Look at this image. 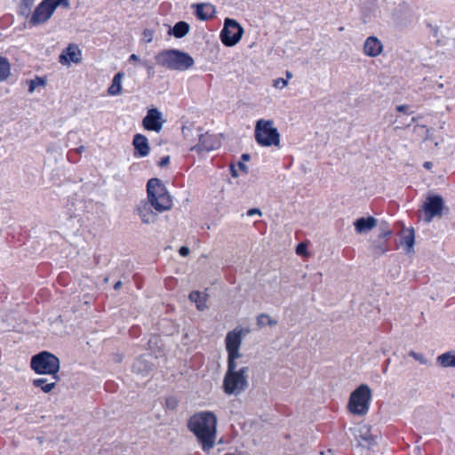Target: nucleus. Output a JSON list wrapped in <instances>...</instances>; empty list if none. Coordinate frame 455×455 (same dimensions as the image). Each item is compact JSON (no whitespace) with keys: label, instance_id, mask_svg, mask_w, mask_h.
Masks as SVG:
<instances>
[{"label":"nucleus","instance_id":"obj_1","mask_svg":"<svg viewBox=\"0 0 455 455\" xmlns=\"http://www.w3.org/2000/svg\"><path fill=\"white\" fill-rule=\"evenodd\" d=\"M147 193L148 202H140L137 212L143 223L150 224L156 220V214L153 212L152 208L158 212L168 211L172 206V201L165 186L157 178H152L148 181Z\"/></svg>","mask_w":455,"mask_h":455},{"label":"nucleus","instance_id":"obj_2","mask_svg":"<svg viewBox=\"0 0 455 455\" xmlns=\"http://www.w3.org/2000/svg\"><path fill=\"white\" fill-rule=\"evenodd\" d=\"M188 428L196 436L204 451L213 448L217 433V418L213 412L195 413L188 420Z\"/></svg>","mask_w":455,"mask_h":455},{"label":"nucleus","instance_id":"obj_3","mask_svg":"<svg viewBox=\"0 0 455 455\" xmlns=\"http://www.w3.org/2000/svg\"><path fill=\"white\" fill-rule=\"evenodd\" d=\"M155 60L157 65L175 71H186L195 64L188 52L177 49L163 50L155 56Z\"/></svg>","mask_w":455,"mask_h":455},{"label":"nucleus","instance_id":"obj_4","mask_svg":"<svg viewBox=\"0 0 455 455\" xmlns=\"http://www.w3.org/2000/svg\"><path fill=\"white\" fill-rule=\"evenodd\" d=\"M248 366L228 367L223 379V391L227 395H238L249 387Z\"/></svg>","mask_w":455,"mask_h":455},{"label":"nucleus","instance_id":"obj_5","mask_svg":"<svg viewBox=\"0 0 455 455\" xmlns=\"http://www.w3.org/2000/svg\"><path fill=\"white\" fill-rule=\"evenodd\" d=\"M30 368L41 375H52L57 380V356L48 351H41L31 356Z\"/></svg>","mask_w":455,"mask_h":455},{"label":"nucleus","instance_id":"obj_6","mask_svg":"<svg viewBox=\"0 0 455 455\" xmlns=\"http://www.w3.org/2000/svg\"><path fill=\"white\" fill-rule=\"evenodd\" d=\"M256 142L263 147L279 146L280 134L272 120L259 119L254 132Z\"/></svg>","mask_w":455,"mask_h":455},{"label":"nucleus","instance_id":"obj_7","mask_svg":"<svg viewBox=\"0 0 455 455\" xmlns=\"http://www.w3.org/2000/svg\"><path fill=\"white\" fill-rule=\"evenodd\" d=\"M371 398V391L370 387L365 385H360L355 389L349 397L348 409L355 415H364L367 413Z\"/></svg>","mask_w":455,"mask_h":455},{"label":"nucleus","instance_id":"obj_8","mask_svg":"<svg viewBox=\"0 0 455 455\" xmlns=\"http://www.w3.org/2000/svg\"><path fill=\"white\" fill-rule=\"evenodd\" d=\"M243 28L235 20L227 18L224 20V27L220 32V39L226 46L235 45L242 38Z\"/></svg>","mask_w":455,"mask_h":455},{"label":"nucleus","instance_id":"obj_9","mask_svg":"<svg viewBox=\"0 0 455 455\" xmlns=\"http://www.w3.org/2000/svg\"><path fill=\"white\" fill-rule=\"evenodd\" d=\"M57 8V0H43L35 9L29 23L37 26L47 21Z\"/></svg>","mask_w":455,"mask_h":455},{"label":"nucleus","instance_id":"obj_10","mask_svg":"<svg viewBox=\"0 0 455 455\" xmlns=\"http://www.w3.org/2000/svg\"><path fill=\"white\" fill-rule=\"evenodd\" d=\"M444 207V201L439 195L427 196L422 208L424 211V220L429 223L435 217H441L443 209Z\"/></svg>","mask_w":455,"mask_h":455},{"label":"nucleus","instance_id":"obj_11","mask_svg":"<svg viewBox=\"0 0 455 455\" xmlns=\"http://www.w3.org/2000/svg\"><path fill=\"white\" fill-rule=\"evenodd\" d=\"M164 123V120H163L162 113L155 108L148 109L142 120V125L146 130L156 132L162 130Z\"/></svg>","mask_w":455,"mask_h":455},{"label":"nucleus","instance_id":"obj_12","mask_svg":"<svg viewBox=\"0 0 455 455\" xmlns=\"http://www.w3.org/2000/svg\"><path fill=\"white\" fill-rule=\"evenodd\" d=\"M196 130L198 132L199 142L191 150H196L197 152L211 151L219 147L220 142L214 135H211L208 132L203 133V129L200 127Z\"/></svg>","mask_w":455,"mask_h":455},{"label":"nucleus","instance_id":"obj_13","mask_svg":"<svg viewBox=\"0 0 455 455\" xmlns=\"http://www.w3.org/2000/svg\"><path fill=\"white\" fill-rule=\"evenodd\" d=\"M82 61V52L78 45L70 44L64 49L60 55H59V62L62 65L69 66L71 63L79 64Z\"/></svg>","mask_w":455,"mask_h":455},{"label":"nucleus","instance_id":"obj_14","mask_svg":"<svg viewBox=\"0 0 455 455\" xmlns=\"http://www.w3.org/2000/svg\"><path fill=\"white\" fill-rule=\"evenodd\" d=\"M132 146L134 148V156L145 157L149 155L150 147L148 138L140 133L133 136Z\"/></svg>","mask_w":455,"mask_h":455},{"label":"nucleus","instance_id":"obj_15","mask_svg":"<svg viewBox=\"0 0 455 455\" xmlns=\"http://www.w3.org/2000/svg\"><path fill=\"white\" fill-rule=\"evenodd\" d=\"M243 329L235 328L227 333L225 338L226 350L240 348L243 340Z\"/></svg>","mask_w":455,"mask_h":455},{"label":"nucleus","instance_id":"obj_16","mask_svg":"<svg viewBox=\"0 0 455 455\" xmlns=\"http://www.w3.org/2000/svg\"><path fill=\"white\" fill-rule=\"evenodd\" d=\"M382 44L376 36H369L364 42L363 52L370 57L378 56L382 51Z\"/></svg>","mask_w":455,"mask_h":455},{"label":"nucleus","instance_id":"obj_17","mask_svg":"<svg viewBox=\"0 0 455 455\" xmlns=\"http://www.w3.org/2000/svg\"><path fill=\"white\" fill-rule=\"evenodd\" d=\"M391 234L392 232L390 229H386L379 234V241H374L372 243V250L375 255L379 256L388 251L387 242L382 240H387L391 235Z\"/></svg>","mask_w":455,"mask_h":455},{"label":"nucleus","instance_id":"obj_18","mask_svg":"<svg viewBox=\"0 0 455 455\" xmlns=\"http://www.w3.org/2000/svg\"><path fill=\"white\" fill-rule=\"evenodd\" d=\"M215 7L211 4H197L196 5V15L201 20H207L213 18Z\"/></svg>","mask_w":455,"mask_h":455},{"label":"nucleus","instance_id":"obj_19","mask_svg":"<svg viewBox=\"0 0 455 455\" xmlns=\"http://www.w3.org/2000/svg\"><path fill=\"white\" fill-rule=\"evenodd\" d=\"M377 224V220L373 217H362L357 219L354 225L355 231L359 234L371 230Z\"/></svg>","mask_w":455,"mask_h":455},{"label":"nucleus","instance_id":"obj_20","mask_svg":"<svg viewBox=\"0 0 455 455\" xmlns=\"http://www.w3.org/2000/svg\"><path fill=\"white\" fill-rule=\"evenodd\" d=\"M190 29V26L186 21H179L172 28H170L168 34L176 38L184 37Z\"/></svg>","mask_w":455,"mask_h":455},{"label":"nucleus","instance_id":"obj_21","mask_svg":"<svg viewBox=\"0 0 455 455\" xmlns=\"http://www.w3.org/2000/svg\"><path fill=\"white\" fill-rule=\"evenodd\" d=\"M415 235H414V230L412 228H404L401 232V243L404 244L407 249L406 251L409 253L412 251Z\"/></svg>","mask_w":455,"mask_h":455},{"label":"nucleus","instance_id":"obj_22","mask_svg":"<svg viewBox=\"0 0 455 455\" xmlns=\"http://www.w3.org/2000/svg\"><path fill=\"white\" fill-rule=\"evenodd\" d=\"M124 76V72H118L114 76L111 85L108 90L109 95L116 96L122 92V80Z\"/></svg>","mask_w":455,"mask_h":455},{"label":"nucleus","instance_id":"obj_23","mask_svg":"<svg viewBox=\"0 0 455 455\" xmlns=\"http://www.w3.org/2000/svg\"><path fill=\"white\" fill-rule=\"evenodd\" d=\"M188 298L192 302L196 303V308L198 310L203 311L207 307V306H206L207 295L206 294L202 293L198 291H194L190 292Z\"/></svg>","mask_w":455,"mask_h":455},{"label":"nucleus","instance_id":"obj_24","mask_svg":"<svg viewBox=\"0 0 455 455\" xmlns=\"http://www.w3.org/2000/svg\"><path fill=\"white\" fill-rule=\"evenodd\" d=\"M437 363L443 367H455V351H449L437 357Z\"/></svg>","mask_w":455,"mask_h":455},{"label":"nucleus","instance_id":"obj_25","mask_svg":"<svg viewBox=\"0 0 455 455\" xmlns=\"http://www.w3.org/2000/svg\"><path fill=\"white\" fill-rule=\"evenodd\" d=\"M11 74V65L6 57L0 56V82L5 81Z\"/></svg>","mask_w":455,"mask_h":455},{"label":"nucleus","instance_id":"obj_26","mask_svg":"<svg viewBox=\"0 0 455 455\" xmlns=\"http://www.w3.org/2000/svg\"><path fill=\"white\" fill-rule=\"evenodd\" d=\"M56 381L55 379V381L49 383L47 379H36L33 380V385L36 387H40L44 393H49L55 387Z\"/></svg>","mask_w":455,"mask_h":455},{"label":"nucleus","instance_id":"obj_27","mask_svg":"<svg viewBox=\"0 0 455 455\" xmlns=\"http://www.w3.org/2000/svg\"><path fill=\"white\" fill-rule=\"evenodd\" d=\"M227 352H228V367L238 366L237 360L242 357V354L240 353V348L227 350Z\"/></svg>","mask_w":455,"mask_h":455},{"label":"nucleus","instance_id":"obj_28","mask_svg":"<svg viewBox=\"0 0 455 455\" xmlns=\"http://www.w3.org/2000/svg\"><path fill=\"white\" fill-rule=\"evenodd\" d=\"M277 324V321L272 319L267 314L261 313L257 316V325L259 328H262L266 325L275 326Z\"/></svg>","mask_w":455,"mask_h":455},{"label":"nucleus","instance_id":"obj_29","mask_svg":"<svg viewBox=\"0 0 455 455\" xmlns=\"http://www.w3.org/2000/svg\"><path fill=\"white\" fill-rule=\"evenodd\" d=\"M34 1L35 0H22L20 5L19 13L22 16L28 17L30 13Z\"/></svg>","mask_w":455,"mask_h":455},{"label":"nucleus","instance_id":"obj_30","mask_svg":"<svg viewBox=\"0 0 455 455\" xmlns=\"http://www.w3.org/2000/svg\"><path fill=\"white\" fill-rule=\"evenodd\" d=\"M28 92L32 93L37 86H44L45 81L43 77L36 76L35 79L29 80L28 82Z\"/></svg>","mask_w":455,"mask_h":455},{"label":"nucleus","instance_id":"obj_31","mask_svg":"<svg viewBox=\"0 0 455 455\" xmlns=\"http://www.w3.org/2000/svg\"><path fill=\"white\" fill-rule=\"evenodd\" d=\"M178 400L174 396H170L165 399V406L169 410H175L178 406Z\"/></svg>","mask_w":455,"mask_h":455},{"label":"nucleus","instance_id":"obj_32","mask_svg":"<svg viewBox=\"0 0 455 455\" xmlns=\"http://www.w3.org/2000/svg\"><path fill=\"white\" fill-rule=\"evenodd\" d=\"M409 355L411 356L416 361L419 362L421 364H426L427 363V360L422 354L416 353L414 351H411L409 353Z\"/></svg>","mask_w":455,"mask_h":455},{"label":"nucleus","instance_id":"obj_33","mask_svg":"<svg viewBox=\"0 0 455 455\" xmlns=\"http://www.w3.org/2000/svg\"><path fill=\"white\" fill-rule=\"evenodd\" d=\"M140 63L147 69L148 77H151L154 74L153 64L149 60H143Z\"/></svg>","mask_w":455,"mask_h":455},{"label":"nucleus","instance_id":"obj_34","mask_svg":"<svg viewBox=\"0 0 455 455\" xmlns=\"http://www.w3.org/2000/svg\"><path fill=\"white\" fill-rule=\"evenodd\" d=\"M143 40L147 43H151L153 40V31L151 29L146 28L143 33Z\"/></svg>","mask_w":455,"mask_h":455},{"label":"nucleus","instance_id":"obj_35","mask_svg":"<svg viewBox=\"0 0 455 455\" xmlns=\"http://www.w3.org/2000/svg\"><path fill=\"white\" fill-rule=\"evenodd\" d=\"M84 149V147H80L79 148L77 149H75V150H70L68 151V159L70 161V162H76L75 159H73V156L76 155L77 152H81L82 150Z\"/></svg>","mask_w":455,"mask_h":455},{"label":"nucleus","instance_id":"obj_36","mask_svg":"<svg viewBox=\"0 0 455 455\" xmlns=\"http://www.w3.org/2000/svg\"><path fill=\"white\" fill-rule=\"evenodd\" d=\"M286 84L287 81L284 80L283 78H278L274 82V86L276 88H283L284 86H286Z\"/></svg>","mask_w":455,"mask_h":455},{"label":"nucleus","instance_id":"obj_37","mask_svg":"<svg viewBox=\"0 0 455 455\" xmlns=\"http://www.w3.org/2000/svg\"><path fill=\"white\" fill-rule=\"evenodd\" d=\"M306 251H307V245H306V244H304V243H299V244L297 245V247H296V252H297V254H299V255H303V254H305V253H306Z\"/></svg>","mask_w":455,"mask_h":455},{"label":"nucleus","instance_id":"obj_38","mask_svg":"<svg viewBox=\"0 0 455 455\" xmlns=\"http://www.w3.org/2000/svg\"><path fill=\"white\" fill-rule=\"evenodd\" d=\"M410 107L408 105H399L396 107V110L399 112H403L407 115H411L412 112L409 111Z\"/></svg>","mask_w":455,"mask_h":455},{"label":"nucleus","instance_id":"obj_39","mask_svg":"<svg viewBox=\"0 0 455 455\" xmlns=\"http://www.w3.org/2000/svg\"><path fill=\"white\" fill-rule=\"evenodd\" d=\"M170 163V156H166L161 158V160L158 163V165L160 167H166Z\"/></svg>","mask_w":455,"mask_h":455},{"label":"nucleus","instance_id":"obj_40","mask_svg":"<svg viewBox=\"0 0 455 455\" xmlns=\"http://www.w3.org/2000/svg\"><path fill=\"white\" fill-rule=\"evenodd\" d=\"M190 252V250L188 247L187 246H181L179 250V253L180 254V256L182 257H187Z\"/></svg>","mask_w":455,"mask_h":455},{"label":"nucleus","instance_id":"obj_41","mask_svg":"<svg viewBox=\"0 0 455 455\" xmlns=\"http://www.w3.org/2000/svg\"><path fill=\"white\" fill-rule=\"evenodd\" d=\"M256 214L259 215V216L261 215V212L258 208H251V209L248 210V212H247V215L248 216H253V215H256Z\"/></svg>","mask_w":455,"mask_h":455},{"label":"nucleus","instance_id":"obj_42","mask_svg":"<svg viewBox=\"0 0 455 455\" xmlns=\"http://www.w3.org/2000/svg\"><path fill=\"white\" fill-rule=\"evenodd\" d=\"M59 7L69 9L70 8L69 0H59Z\"/></svg>","mask_w":455,"mask_h":455},{"label":"nucleus","instance_id":"obj_43","mask_svg":"<svg viewBox=\"0 0 455 455\" xmlns=\"http://www.w3.org/2000/svg\"><path fill=\"white\" fill-rule=\"evenodd\" d=\"M238 167L239 169L244 172V173H248V167L245 164H243V162H239L238 163Z\"/></svg>","mask_w":455,"mask_h":455},{"label":"nucleus","instance_id":"obj_44","mask_svg":"<svg viewBox=\"0 0 455 455\" xmlns=\"http://www.w3.org/2000/svg\"><path fill=\"white\" fill-rule=\"evenodd\" d=\"M190 132V129L187 126L182 127V133L185 138L188 137V132Z\"/></svg>","mask_w":455,"mask_h":455},{"label":"nucleus","instance_id":"obj_45","mask_svg":"<svg viewBox=\"0 0 455 455\" xmlns=\"http://www.w3.org/2000/svg\"><path fill=\"white\" fill-rule=\"evenodd\" d=\"M389 363H390V359H387V360L384 362V365H383V373H387Z\"/></svg>","mask_w":455,"mask_h":455},{"label":"nucleus","instance_id":"obj_46","mask_svg":"<svg viewBox=\"0 0 455 455\" xmlns=\"http://www.w3.org/2000/svg\"><path fill=\"white\" fill-rule=\"evenodd\" d=\"M129 60L130 62H131V61H140V58H139V56H138V55H136V54H134V53H133V54L130 55V57H129V60Z\"/></svg>","mask_w":455,"mask_h":455},{"label":"nucleus","instance_id":"obj_47","mask_svg":"<svg viewBox=\"0 0 455 455\" xmlns=\"http://www.w3.org/2000/svg\"><path fill=\"white\" fill-rule=\"evenodd\" d=\"M230 168H231L232 176L235 178L238 177V172H237L236 169L234 166H231Z\"/></svg>","mask_w":455,"mask_h":455},{"label":"nucleus","instance_id":"obj_48","mask_svg":"<svg viewBox=\"0 0 455 455\" xmlns=\"http://www.w3.org/2000/svg\"><path fill=\"white\" fill-rule=\"evenodd\" d=\"M123 285V283L121 281H117L115 284H114V289L116 291L119 290Z\"/></svg>","mask_w":455,"mask_h":455},{"label":"nucleus","instance_id":"obj_49","mask_svg":"<svg viewBox=\"0 0 455 455\" xmlns=\"http://www.w3.org/2000/svg\"><path fill=\"white\" fill-rule=\"evenodd\" d=\"M241 158H242L243 161H249L251 156H250L249 154H243Z\"/></svg>","mask_w":455,"mask_h":455},{"label":"nucleus","instance_id":"obj_50","mask_svg":"<svg viewBox=\"0 0 455 455\" xmlns=\"http://www.w3.org/2000/svg\"><path fill=\"white\" fill-rule=\"evenodd\" d=\"M423 166L426 168V169H430L431 166H432V163L431 162H425Z\"/></svg>","mask_w":455,"mask_h":455},{"label":"nucleus","instance_id":"obj_51","mask_svg":"<svg viewBox=\"0 0 455 455\" xmlns=\"http://www.w3.org/2000/svg\"><path fill=\"white\" fill-rule=\"evenodd\" d=\"M287 77H291V74L290 72H287Z\"/></svg>","mask_w":455,"mask_h":455},{"label":"nucleus","instance_id":"obj_52","mask_svg":"<svg viewBox=\"0 0 455 455\" xmlns=\"http://www.w3.org/2000/svg\"><path fill=\"white\" fill-rule=\"evenodd\" d=\"M224 455H236V454H235V453H226Z\"/></svg>","mask_w":455,"mask_h":455}]
</instances>
